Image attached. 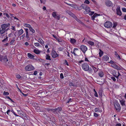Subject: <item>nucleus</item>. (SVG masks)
Listing matches in <instances>:
<instances>
[{"label":"nucleus","instance_id":"42","mask_svg":"<svg viewBox=\"0 0 126 126\" xmlns=\"http://www.w3.org/2000/svg\"><path fill=\"white\" fill-rule=\"evenodd\" d=\"M50 119L51 121H53L54 120H55V118L53 116L51 117V118H50V119Z\"/></svg>","mask_w":126,"mask_h":126},{"label":"nucleus","instance_id":"62","mask_svg":"<svg viewBox=\"0 0 126 126\" xmlns=\"http://www.w3.org/2000/svg\"><path fill=\"white\" fill-rule=\"evenodd\" d=\"M20 92L22 93V94L23 95H24L25 96H26L27 95V94H25L24 93H22V91L20 90Z\"/></svg>","mask_w":126,"mask_h":126},{"label":"nucleus","instance_id":"49","mask_svg":"<svg viewBox=\"0 0 126 126\" xmlns=\"http://www.w3.org/2000/svg\"><path fill=\"white\" fill-rule=\"evenodd\" d=\"M16 77L18 79H19L20 78H21V77H20V76L18 74H17L16 75Z\"/></svg>","mask_w":126,"mask_h":126},{"label":"nucleus","instance_id":"23","mask_svg":"<svg viewBox=\"0 0 126 126\" xmlns=\"http://www.w3.org/2000/svg\"><path fill=\"white\" fill-rule=\"evenodd\" d=\"M109 59V57L107 55H104L103 57V60L106 61Z\"/></svg>","mask_w":126,"mask_h":126},{"label":"nucleus","instance_id":"44","mask_svg":"<svg viewBox=\"0 0 126 126\" xmlns=\"http://www.w3.org/2000/svg\"><path fill=\"white\" fill-rule=\"evenodd\" d=\"M56 39L60 43L62 42V40L60 39L57 38Z\"/></svg>","mask_w":126,"mask_h":126},{"label":"nucleus","instance_id":"34","mask_svg":"<svg viewBox=\"0 0 126 126\" xmlns=\"http://www.w3.org/2000/svg\"><path fill=\"white\" fill-rule=\"evenodd\" d=\"M64 53L65 54V55L67 56L68 57H70L69 54V53L67 51H65Z\"/></svg>","mask_w":126,"mask_h":126},{"label":"nucleus","instance_id":"14","mask_svg":"<svg viewBox=\"0 0 126 126\" xmlns=\"http://www.w3.org/2000/svg\"><path fill=\"white\" fill-rule=\"evenodd\" d=\"M112 66L115 69L118 70H120L121 69V68L119 66L115 64H112Z\"/></svg>","mask_w":126,"mask_h":126},{"label":"nucleus","instance_id":"53","mask_svg":"<svg viewBox=\"0 0 126 126\" xmlns=\"http://www.w3.org/2000/svg\"><path fill=\"white\" fill-rule=\"evenodd\" d=\"M25 31L26 32V34H28V29H25Z\"/></svg>","mask_w":126,"mask_h":126},{"label":"nucleus","instance_id":"7","mask_svg":"<svg viewBox=\"0 0 126 126\" xmlns=\"http://www.w3.org/2000/svg\"><path fill=\"white\" fill-rule=\"evenodd\" d=\"M115 108L117 111H119L121 109V107L119 103L118 102H116L114 104Z\"/></svg>","mask_w":126,"mask_h":126},{"label":"nucleus","instance_id":"57","mask_svg":"<svg viewBox=\"0 0 126 126\" xmlns=\"http://www.w3.org/2000/svg\"><path fill=\"white\" fill-rule=\"evenodd\" d=\"M94 95L95 97H98V94L96 92L94 93Z\"/></svg>","mask_w":126,"mask_h":126},{"label":"nucleus","instance_id":"21","mask_svg":"<svg viewBox=\"0 0 126 126\" xmlns=\"http://www.w3.org/2000/svg\"><path fill=\"white\" fill-rule=\"evenodd\" d=\"M98 75L100 77H102L104 76V74L102 71H100L98 73Z\"/></svg>","mask_w":126,"mask_h":126},{"label":"nucleus","instance_id":"35","mask_svg":"<svg viewBox=\"0 0 126 126\" xmlns=\"http://www.w3.org/2000/svg\"><path fill=\"white\" fill-rule=\"evenodd\" d=\"M78 50V48H74V51H73V53L75 56H76L77 55L76 53H75V51L76 50Z\"/></svg>","mask_w":126,"mask_h":126},{"label":"nucleus","instance_id":"46","mask_svg":"<svg viewBox=\"0 0 126 126\" xmlns=\"http://www.w3.org/2000/svg\"><path fill=\"white\" fill-rule=\"evenodd\" d=\"M111 79L113 80L114 81H116V79L115 77H111Z\"/></svg>","mask_w":126,"mask_h":126},{"label":"nucleus","instance_id":"8","mask_svg":"<svg viewBox=\"0 0 126 126\" xmlns=\"http://www.w3.org/2000/svg\"><path fill=\"white\" fill-rule=\"evenodd\" d=\"M80 49L84 53H85L87 50V48L86 46L83 45H82L80 47Z\"/></svg>","mask_w":126,"mask_h":126},{"label":"nucleus","instance_id":"63","mask_svg":"<svg viewBox=\"0 0 126 126\" xmlns=\"http://www.w3.org/2000/svg\"><path fill=\"white\" fill-rule=\"evenodd\" d=\"M37 71H34V73H33V75H37Z\"/></svg>","mask_w":126,"mask_h":126},{"label":"nucleus","instance_id":"32","mask_svg":"<svg viewBox=\"0 0 126 126\" xmlns=\"http://www.w3.org/2000/svg\"><path fill=\"white\" fill-rule=\"evenodd\" d=\"M87 43L91 46H94V43L92 41H89Z\"/></svg>","mask_w":126,"mask_h":126},{"label":"nucleus","instance_id":"50","mask_svg":"<svg viewBox=\"0 0 126 126\" xmlns=\"http://www.w3.org/2000/svg\"><path fill=\"white\" fill-rule=\"evenodd\" d=\"M8 37H6V38H5L4 39H3L2 41V42H4L5 41H7L8 40Z\"/></svg>","mask_w":126,"mask_h":126},{"label":"nucleus","instance_id":"1","mask_svg":"<svg viewBox=\"0 0 126 126\" xmlns=\"http://www.w3.org/2000/svg\"><path fill=\"white\" fill-rule=\"evenodd\" d=\"M112 75L115 77L117 79V81H118L120 80L119 78H122V76L120 74L119 71L117 72L116 71L113 70L112 71Z\"/></svg>","mask_w":126,"mask_h":126},{"label":"nucleus","instance_id":"25","mask_svg":"<svg viewBox=\"0 0 126 126\" xmlns=\"http://www.w3.org/2000/svg\"><path fill=\"white\" fill-rule=\"evenodd\" d=\"M33 52L37 54H39L41 52V51L39 50L35 49L34 50Z\"/></svg>","mask_w":126,"mask_h":126},{"label":"nucleus","instance_id":"16","mask_svg":"<svg viewBox=\"0 0 126 126\" xmlns=\"http://www.w3.org/2000/svg\"><path fill=\"white\" fill-rule=\"evenodd\" d=\"M100 16V15L96 13H95L93 15L91 16V19L94 20V18L98 16Z\"/></svg>","mask_w":126,"mask_h":126},{"label":"nucleus","instance_id":"40","mask_svg":"<svg viewBox=\"0 0 126 126\" xmlns=\"http://www.w3.org/2000/svg\"><path fill=\"white\" fill-rule=\"evenodd\" d=\"M3 94L4 95H8L9 94V93L8 92L4 91L3 92Z\"/></svg>","mask_w":126,"mask_h":126},{"label":"nucleus","instance_id":"58","mask_svg":"<svg viewBox=\"0 0 126 126\" xmlns=\"http://www.w3.org/2000/svg\"><path fill=\"white\" fill-rule=\"evenodd\" d=\"M65 64L67 66H69V64L66 60L65 61Z\"/></svg>","mask_w":126,"mask_h":126},{"label":"nucleus","instance_id":"24","mask_svg":"<svg viewBox=\"0 0 126 126\" xmlns=\"http://www.w3.org/2000/svg\"><path fill=\"white\" fill-rule=\"evenodd\" d=\"M114 54L117 57V58L118 60H120L121 59V58L120 56L118 54L117 52L116 51L115 52Z\"/></svg>","mask_w":126,"mask_h":126},{"label":"nucleus","instance_id":"27","mask_svg":"<svg viewBox=\"0 0 126 126\" xmlns=\"http://www.w3.org/2000/svg\"><path fill=\"white\" fill-rule=\"evenodd\" d=\"M1 28H0V34H2L6 32V30H4L2 29H1Z\"/></svg>","mask_w":126,"mask_h":126},{"label":"nucleus","instance_id":"29","mask_svg":"<svg viewBox=\"0 0 126 126\" xmlns=\"http://www.w3.org/2000/svg\"><path fill=\"white\" fill-rule=\"evenodd\" d=\"M24 32V31L22 29H21L18 32V34L19 36L21 35Z\"/></svg>","mask_w":126,"mask_h":126},{"label":"nucleus","instance_id":"59","mask_svg":"<svg viewBox=\"0 0 126 126\" xmlns=\"http://www.w3.org/2000/svg\"><path fill=\"white\" fill-rule=\"evenodd\" d=\"M11 29L14 31H16V30H15V27L14 26H12Z\"/></svg>","mask_w":126,"mask_h":126},{"label":"nucleus","instance_id":"10","mask_svg":"<svg viewBox=\"0 0 126 126\" xmlns=\"http://www.w3.org/2000/svg\"><path fill=\"white\" fill-rule=\"evenodd\" d=\"M0 61L3 63H5L8 61V60L6 56H2Z\"/></svg>","mask_w":126,"mask_h":126},{"label":"nucleus","instance_id":"15","mask_svg":"<svg viewBox=\"0 0 126 126\" xmlns=\"http://www.w3.org/2000/svg\"><path fill=\"white\" fill-rule=\"evenodd\" d=\"M66 12L69 15L73 18H74V16H75L73 13L69 10H67L66 11Z\"/></svg>","mask_w":126,"mask_h":126},{"label":"nucleus","instance_id":"28","mask_svg":"<svg viewBox=\"0 0 126 126\" xmlns=\"http://www.w3.org/2000/svg\"><path fill=\"white\" fill-rule=\"evenodd\" d=\"M71 43L72 44H74L76 42V40L74 38H71L70 40Z\"/></svg>","mask_w":126,"mask_h":126},{"label":"nucleus","instance_id":"48","mask_svg":"<svg viewBox=\"0 0 126 126\" xmlns=\"http://www.w3.org/2000/svg\"><path fill=\"white\" fill-rule=\"evenodd\" d=\"M24 117L25 120H27L28 119V118L27 115L25 114L24 115Z\"/></svg>","mask_w":126,"mask_h":126},{"label":"nucleus","instance_id":"4","mask_svg":"<svg viewBox=\"0 0 126 126\" xmlns=\"http://www.w3.org/2000/svg\"><path fill=\"white\" fill-rule=\"evenodd\" d=\"M51 15L53 17L55 18L58 20H59L60 19V15L59 14H57L56 12H53L52 13Z\"/></svg>","mask_w":126,"mask_h":126},{"label":"nucleus","instance_id":"61","mask_svg":"<svg viewBox=\"0 0 126 126\" xmlns=\"http://www.w3.org/2000/svg\"><path fill=\"white\" fill-rule=\"evenodd\" d=\"M25 34H24L22 36H21V38L22 39H23V38L25 37Z\"/></svg>","mask_w":126,"mask_h":126},{"label":"nucleus","instance_id":"54","mask_svg":"<svg viewBox=\"0 0 126 126\" xmlns=\"http://www.w3.org/2000/svg\"><path fill=\"white\" fill-rule=\"evenodd\" d=\"M72 99L71 98H70L69 99H68V100L67 101V103H69L70 102L72 101Z\"/></svg>","mask_w":126,"mask_h":126},{"label":"nucleus","instance_id":"39","mask_svg":"<svg viewBox=\"0 0 126 126\" xmlns=\"http://www.w3.org/2000/svg\"><path fill=\"white\" fill-rule=\"evenodd\" d=\"M84 3L87 4H89L90 2V1L88 0H86L84 1Z\"/></svg>","mask_w":126,"mask_h":126},{"label":"nucleus","instance_id":"51","mask_svg":"<svg viewBox=\"0 0 126 126\" xmlns=\"http://www.w3.org/2000/svg\"><path fill=\"white\" fill-rule=\"evenodd\" d=\"M60 77L61 78V79H63V74L62 73H61L60 75Z\"/></svg>","mask_w":126,"mask_h":126},{"label":"nucleus","instance_id":"38","mask_svg":"<svg viewBox=\"0 0 126 126\" xmlns=\"http://www.w3.org/2000/svg\"><path fill=\"white\" fill-rule=\"evenodd\" d=\"M24 26L25 27L29 28V29L31 27V25L28 24H25L24 25Z\"/></svg>","mask_w":126,"mask_h":126},{"label":"nucleus","instance_id":"43","mask_svg":"<svg viewBox=\"0 0 126 126\" xmlns=\"http://www.w3.org/2000/svg\"><path fill=\"white\" fill-rule=\"evenodd\" d=\"M34 45L36 47H38L40 46L39 44L38 43H35Z\"/></svg>","mask_w":126,"mask_h":126},{"label":"nucleus","instance_id":"22","mask_svg":"<svg viewBox=\"0 0 126 126\" xmlns=\"http://www.w3.org/2000/svg\"><path fill=\"white\" fill-rule=\"evenodd\" d=\"M84 4H82L80 6H78V10H81L82 8L84 9L85 6H84Z\"/></svg>","mask_w":126,"mask_h":126},{"label":"nucleus","instance_id":"56","mask_svg":"<svg viewBox=\"0 0 126 126\" xmlns=\"http://www.w3.org/2000/svg\"><path fill=\"white\" fill-rule=\"evenodd\" d=\"M94 111L96 112H98L99 111V109L97 108H96L94 109Z\"/></svg>","mask_w":126,"mask_h":126},{"label":"nucleus","instance_id":"52","mask_svg":"<svg viewBox=\"0 0 126 126\" xmlns=\"http://www.w3.org/2000/svg\"><path fill=\"white\" fill-rule=\"evenodd\" d=\"M117 23L116 22H114L113 23V28H115V27L117 26Z\"/></svg>","mask_w":126,"mask_h":126},{"label":"nucleus","instance_id":"26","mask_svg":"<svg viewBox=\"0 0 126 126\" xmlns=\"http://www.w3.org/2000/svg\"><path fill=\"white\" fill-rule=\"evenodd\" d=\"M38 42L42 45H44L43 41L41 39H39L38 40Z\"/></svg>","mask_w":126,"mask_h":126},{"label":"nucleus","instance_id":"33","mask_svg":"<svg viewBox=\"0 0 126 126\" xmlns=\"http://www.w3.org/2000/svg\"><path fill=\"white\" fill-rule=\"evenodd\" d=\"M30 31L32 32V33H34L35 32V31L32 27H31L29 29Z\"/></svg>","mask_w":126,"mask_h":126},{"label":"nucleus","instance_id":"55","mask_svg":"<svg viewBox=\"0 0 126 126\" xmlns=\"http://www.w3.org/2000/svg\"><path fill=\"white\" fill-rule=\"evenodd\" d=\"M94 116L96 117H97L98 116V114L95 112L94 113Z\"/></svg>","mask_w":126,"mask_h":126},{"label":"nucleus","instance_id":"37","mask_svg":"<svg viewBox=\"0 0 126 126\" xmlns=\"http://www.w3.org/2000/svg\"><path fill=\"white\" fill-rule=\"evenodd\" d=\"M46 109L48 111H52L54 112V109H51L49 108H47Z\"/></svg>","mask_w":126,"mask_h":126},{"label":"nucleus","instance_id":"11","mask_svg":"<svg viewBox=\"0 0 126 126\" xmlns=\"http://www.w3.org/2000/svg\"><path fill=\"white\" fill-rule=\"evenodd\" d=\"M51 56L54 58H56L58 56V54L57 53V52L54 50H52L51 52Z\"/></svg>","mask_w":126,"mask_h":126},{"label":"nucleus","instance_id":"2","mask_svg":"<svg viewBox=\"0 0 126 126\" xmlns=\"http://www.w3.org/2000/svg\"><path fill=\"white\" fill-rule=\"evenodd\" d=\"M84 6L85 7L83 9L85 10L86 13L88 14L90 16H92L94 14V12L91 11L90 8L87 5L84 4Z\"/></svg>","mask_w":126,"mask_h":126},{"label":"nucleus","instance_id":"18","mask_svg":"<svg viewBox=\"0 0 126 126\" xmlns=\"http://www.w3.org/2000/svg\"><path fill=\"white\" fill-rule=\"evenodd\" d=\"M116 11L117 14L120 16H121L122 15V13L119 8H117L116 9Z\"/></svg>","mask_w":126,"mask_h":126},{"label":"nucleus","instance_id":"64","mask_svg":"<svg viewBox=\"0 0 126 126\" xmlns=\"http://www.w3.org/2000/svg\"><path fill=\"white\" fill-rule=\"evenodd\" d=\"M122 10L124 12H126V8H123Z\"/></svg>","mask_w":126,"mask_h":126},{"label":"nucleus","instance_id":"13","mask_svg":"<svg viewBox=\"0 0 126 126\" xmlns=\"http://www.w3.org/2000/svg\"><path fill=\"white\" fill-rule=\"evenodd\" d=\"M62 109L61 107H59L57 108L54 109V112L58 114L60 113L59 111L62 110Z\"/></svg>","mask_w":126,"mask_h":126},{"label":"nucleus","instance_id":"31","mask_svg":"<svg viewBox=\"0 0 126 126\" xmlns=\"http://www.w3.org/2000/svg\"><path fill=\"white\" fill-rule=\"evenodd\" d=\"M15 41V38L14 37L12 40L10 42L11 45H14V42Z\"/></svg>","mask_w":126,"mask_h":126},{"label":"nucleus","instance_id":"12","mask_svg":"<svg viewBox=\"0 0 126 126\" xmlns=\"http://www.w3.org/2000/svg\"><path fill=\"white\" fill-rule=\"evenodd\" d=\"M105 5L108 7H110L112 6V3L111 1L109 0H107L105 2Z\"/></svg>","mask_w":126,"mask_h":126},{"label":"nucleus","instance_id":"5","mask_svg":"<svg viewBox=\"0 0 126 126\" xmlns=\"http://www.w3.org/2000/svg\"><path fill=\"white\" fill-rule=\"evenodd\" d=\"M112 25V23L109 21H107L104 24V26L105 27L108 28L111 27Z\"/></svg>","mask_w":126,"mask_h":126},{"label":"nucleus","instance_id":"20","mask_svg":"<svg viewBox=\"0 0 126 126\" xmlns=\"http://www.w3.org/2000/svg\"><path fill=\"white\" fill-rule=\"evenodd\" d=\"M78 22L83 25L84 24L79 19L75 16L74 18Z\"/></svg>","mask_w":126,"mask_h":126},{"label":"nucleus","instance_id":"3","mask_svg":"<svg viewBox=\"0 0 126 126\" xmlns=\"http://www.w3.org/2000/svg\"><path fill=\"white\" fill-rule=\"evenodd\" d=\"M34 69V67L31 64H29L26 66L25 68L26 70L30 71L33 70Z\"/></svg>","mask_w":126,"mask_h":126},{"label":"nucleus","instance_id":"47","mask_svg":"<svg viewBox=\"0 0 126 126\" xmlns=\"http://www.w3.org/2000/svg\"><path fill=\"white\" fill-rule=\"evenodd\" d=\"M41 3H43V4H44L46 1V0H40Z\"/></svg>","mask_w":126,"mask_h":126},{"label":"nucleus","instance_id":"41","mask_svg":"<svg viewBox=\"0 0 126 126\" xmlns=\"http://www.w3.org/2000/svg\"><path fill=\"white\" fill-rule=\"evenodd\" d=\"M100 96L102 95V90H100L98 92Z\"/></svg>","mask_w":126,"mask_h":126},{"label":"nucleus","instance_id":"60","mask_svg":"<svg viewBox=\"0 0 126 126\" xmlns=\"http://www.w3.org/2000/svg\"><path fill=\"white\" fill-rule=\"evenodd\" d=\"M116 126H121V125L120 123L116 124L115 125Z\"/></svg>","mask_w":126,"mask_h":126},{"label":"nucleus","instance_id":"45","mask_svg":"<svg viewBox=\"0 0 126 126\" xmlns=\"http://www.w3.org/2000/svg\"><path fill=\"white\" fill-rule=\"evenodd\" d=\"M103 54V52L102 51H101L99 52V56L100 57H101L102 56Z\"/></svg>","mask_w":126,"mask_h":126},{"label":"nucleus","instance_id":"36","mask_svg":"<svg viewBox=\"0 0 126 126\" xmlns=\"http://www.w3.org/2000/svg\"><path fill=\"white\" fill-rule=\"evenodd\" d=\"M78 6L77 5L74 4H73V6H72V7L74 8L76 10H78Z\"/></svg>","mask_w":126,"mask_h":126},{"label":"nucleus","instance_id":"19","mask_svg":"<svg viewBox=\"0 0 126 126\" xmlns=\"http://www.w3.org/2000/svg\"><path fill=\"white\" fill-rule=\"evenodd\" d=\"M29 58L32 59H34V56L31 54L28 53L27 54Z\"/></svg>","mask_w":126,"mask_h":126},{"label":"nucleus","instance_id":"30","mask_svg":"<svg viewBox=\"0 0 126 126\" xmlns=\"http://www.w3.org/2000/svg\"><path fill=\"white\" fill-rule=\"evenodd\" d=\"M46 59L47 60H51V59L50 58V56L48 54H47L46 55Z\"/></svg>","mask_w":126,"mask_h":126},{"label":"nucleus","instance_id":"17","mask_svg":"<svg viewBox=\"0 0 126 126\" xmlns=\"http://www.w3.org/2000/svg\"><path fill=\"white\" fill-rule=\"evenodd\" d=\"M120 104L122 106H126L125 104V100L124 99H123L120 100Z\"/></svg>","mask_w":126,"mask_h":126},{"label":"nucleus","instance_id":"9","mask_svg":"<svg viewBox=\"0 0 126 126\" xmlns=\"http://www.w3.org/2000/svg\"><path fill=\"white\" fill-rule=\"evenodd\" d=\"M10 25V24H3L1 26V29L5 30L7 27H9Z\"/></svg>","mask_w":126,"mask_h":126},{"label":"nucleus","instance_id":"6","mask_svg":"<svg viewBox=\"0 0 126 126\" xmlns=\"http://www.w3.org/2000/svg\"><path fill=\"white\" fill-rule=\"evenodd\" d=\"M82 67L83 69L85 71H87L89 69L88 65L87 63H84L82 65Z\"/></svg>","mask_w":126,"mask_h":126}]
</instances>
